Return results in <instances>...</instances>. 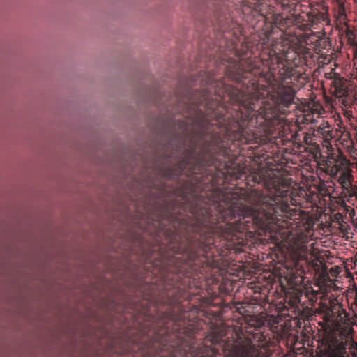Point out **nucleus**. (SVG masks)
<instances>
[{
    "mask_svg": "<svg viewBox=\"0 0 357 357\" xmlns=\"http://www.w3.org/2000/svg\"><path fill=\"white\" fill-rule=\"evenodd\" d=\"M301 34L280 37L263 54L264 68L248 61L229 60L225 75L242 85V89L226 84L208 72L202 79L206 86L200 94L183 98V146L195 132L205 144L197 151V142H192L183 152V174H197L206 165V158L227 141L241 144L261 143L282 136L285 116L295 103L296 92L290 85L297 73L296 67L311 65L315 59L329 61L323 50H329L328 38L319 36L314 52L301 44Z\"/></svg>",
    "mask_w": 357,
    "mask_h": 357,
    "instance_id": "nucleus-1",
    "label": "nucleus"
},
{
    "mask_svg": "<svg viewBox=\"0 0 357 357\" xmlns=\"http://www.w3.org/2000/svg\"><path fill=\"white\" fill-rule=\"evenodd\" d=\"M236 178L264 183L273 189L271 191L274 195L252 190L248 195L249 206H246L232 196L219 192L217 199H195L188 203L185 206L189 212L187 218H174L165 213L162 218L155 220L158 232L167 241V271L173 274L172 277L168 275V278L177 281L180 275L202 272L210 264L213 253H208L213 248L236 249V245H246L248 239L257 236L287 233L290 220L296 215V211L289 204L292 200L290 179L278 176L268 181L263 170L248 175L245 168L241 167Z\"/></svg>",
    "mask_w": 357,
    "mask_h": 357,
    "instance_id": "nucleus-2",
    "label": "nucleus"
},
{
    "mask_svg": "<svg viewBox=\"0 0 357 357\" xmlns=\"http://www.w3.org/2000/svg\"><path fill=\"white\" fill-rule=\"evenodd\" d=\"M222 331H212L207 335L204 342L197 344L194 333L188 329L185 337L178 335V342L167 345V338L155 333L148 342L149 354L151 357H236L240 353L244 357H257L258 350L255 344L248 342L237 350L234 340L223 339Z\"/></svg>",
    "mask_w": 357,
    "mask_h": 357,
    "instance_id": "nucleus-3",
    "label": "nucleus"
},
{
    "mask_svg": "<svg viewBox=\"0 0 357 357\" xmlns=\"http://www.w3.org/2000/svg\"><path fill=\"white\" fill-rule=\"evenodd\" d=\"M248 3L250 4L248 8H243L244 13L249 10L248 22L251 23L255 29L259 30L261 29L268 40L276 31L280 33V37H291L294 35V33H298L297 29L306 31L310 30L314 26L330 24L328 8L321 3H310L305 6V10H302L303 13H306L307 23H300L292 17L275 14L273 7L268 4L266 0H257L256 3L250 1Z\"/></svg>",
    "mask_w": 357,
    "mask_h": 357,
    "instance_id": "nucleus-4",
    "label": "nucleus"
},
{
    "mask_svg": "<svg viewBox=\"0 0 357 357\" xmlns=\"http://www.w3.org/2000/svg\"><path fill=\"white\" fill-rule=\"evenodd\" d=\"M350 165V161L346 158L335 161V163L330 162V164H327L325 172L330 175L332 178L336 179L343 168Z\"/></svg>",
    "mask_w": 357,
    "mask_h": 357,
    "instance_id": "nucleus-5",
    "label": "nucleus"
},
{
    "mask_svg": "<svg viewBox=\"0 0 357 357\" xmlns=\"http://www.w3.org/2000/svg\"><path fill=\"white\" fill-rule=\"evenodd\" d=\"M326 353L328 357H349L345 346L337 341L328 344Z\"/></svg>",
    "mask_w": 357,
    "mask_h": 357,
    "instance_id": "nucleus-6",
    "label": "nucleus"
},
{
    "mask_svg": "<svg viewBox=\"0 0 357 357\" xmlns=\"http://www.w3.org/2000/svg\"><path fill=\"white\" fill-rule=\"evenodd\" d=\"M336 180L344 190H349L352 185L353 176L349 165L345 166Z\"/></svg>",
    "mask_w": 357,
    "mask_h": 357,
    "instance_id": "nucleus-7",
    "label": "nucleus"
},
{
    "mask_svg": "<svg viewBox=\"0 0 357 357\" xmlns=\"http://www.w3.org/2000/svg\"><path fill=\"white\" fill-rule=\"evenodd\" d=\"M303 298H306V296L303 291L296 293L290 296L288 301L289 305L294 310L301 311L299 303H301V299Z\"/></svg>",
    "mask_w": 357,
    "mask_h": 357,
    "instance_id": "nucleus-8",
    "label": "nucleus"
},
{
    "mask_svg": "<svg viewBox=\"0 0 357 357\" xmlns=\"http://www.w3.org/2000/svg\"><path fill=\"white\" fill-rule=\"evenodd\" d=\"M294 250L295 251L303 252L306 249V243H307V236L303 234H301L297 238L294 239Z\"/></svg>",
    "mask_w": 357,
    "mask_h": 357,
    "instance_id": "nucleus-9",
    "label": "nucleus"
},
{
    "mask_svg": "<svg viewBox=\"0 0 357 357\" xmlns=\"http://www.w3.org/2000/svg\"><path fill=\"white\" fill-rule=\"evenodd\" d=\"M303 294L306 296V298L301 299V303H299L301 311H304L307 310L312 306L314 298L313 296L307 294L306 292H303Z\"/></svg>",
    "mask_w": 357,
    "mask_h": 357,
    "instance_id": "nucleus-10",
    "label": "nucleus"
},
{
    "mask_svg": "<svg viewBox=\"0 0 357 357\" xmlns=\"http://www.w3.org/2000/svg\"><path fill=\"white\" fill-rule=\"evenodd\" d=\"M346 38L351 45L357 47V34L354 31L347 29Z\"/></svg>",
    "mask_w": 357,
    "mask_h": 357,
    "instance_id": "nucleus-11",
    "label": "nucleus"
},
{
    "mask_svg": "<svg viewBox=\"0 0 357 357\" xmlns=\"http://www.w3.org/2000/svg\"><path fill=\"white\" fill-rule=\"evenodd\" d=\"M283 9L294 10L296 6L294 0H278Z\"/></svg>",
    "mask_w": 357,
    "mask_h": 357,
    "instance_id": "nucleus-12",
    "label": "nucleus"
},
{
    "mask_svg": "<svg viewBox=\"0 0 357 357\" xmlns=\"http://www.w3.org/2000/svg\"><path fill=\"white\" fill-rule=\"evenodd\" d=\"M338 4V13L340 17L345 16L346 8L344 0H337Z\"/></svg>",
    "mask_w": 357,
    "mask_h": 357,
    "instance_id": "nucleus-13",
    "label": "nucleus"
},
{
    "mask_svg": "<svg viewBox=\"0 0 357 357\" xmlns=\"http://www.w3.org/2000/svg\"><path fill=\"white\" fill-rule=\"evenodd\" d=\"M320 115V112L317 111V109H314L312 111V116L310 114H306L305 115V120L307 121L312 122L314 120V116L319 117Z\"/></svg>",
    "mask_w": 357,
    "mask_h": 357,
    "instance_id": "nucleus-14",
    "label": "nucleus"
},
{
    "mask_svg": "<svg viewBox=\"0 0 357 357\" xmlns=\"http://www.w3.org/2000/svg\"><path fill=\"white\" fill-rule=\"evenodd\" d=\"M233 29H236V31H235L234 34L236 36L237 40H239L238 38L243 35V30L242 26L239 24H234Z\"/></svg>",
    "mask_w": 357,
    "mask_h": 357,
    "instance_id": "nucleus-15",
    "label": "nucleus"
},
{
    "mask_svg": "<svg viewBox=\"0 0 357 357\" xmlns=\"http://www.w3.org/2000/svg\"><path fill=\"white\" fill-rule=\"evenodd\" d=\"M320 130H321V134L324 135L326 137H328V135H329V134L331 132L330 126H327L326 127L320 128Z\"/></svg>",
    "mask_w": 357,
    "mask_h": 357,
    "instance_id": "nucleus-16",
    "label": "nucleus"
},
{
    "mask_svg": "<svg viewBox=\"0 0 357 357\" xmlns=\"http://www.w3.org/2000/svg\"><path fill=\"white\" fill-rule=\"evenodd\" d=\"M149 186L153 187V188H158V189H161V188H163L165 187V185L162 183H160L159 184H157V183H152L149 184Z\"/></svg>",
    "mask_w": 357,
    "mask_h": 357,
    "instance_id": "nucleus-17",
    "label": "nucleus"
},
{
    "mask_svg": "<svg viewBox=\"0 0 357 357\" xmlns=\"http://www.w3.org/2000/svg\"><path fill=\"white\" fill-rule=\"evenodd\" d=\"M215 105H216L217 106L220 105V100H216V103H215Z\"/></svg>",
    "mask_w": 357,
    "mask_h": 357,
    "instance_id": "nucleus-18",
    "label": "nucleus"
},
{
    "mask_svg": "<svg viewBox=\"0 0 357 357\" xmlns=\"http://www.w3.org/2000/svg\"><path fill=\"white\" fill-rule=\"evenodd\" d=\"M187 315H188V314H187V313H186V312H185V313H183V318H186V317H187Z\"/></svg>",
    "mask_w": 357,
    "mask_h": 357,
    "instance_id": "nucleus-19",
    "label": "nucleus"
},
{
    "mask_svg": "<svg viewBox=\"0 0 357 357\" xmlns=\"http://www.w3.org/2000/svg\"><path fill=\"white\" fill-rule=\"evenodd\" d=\"M222 31H223V32H226V31H227L226 29L223 28V29H222Z\"/></svg>",
    "mask_w": 357,
    "mask_h": 357,
    "instance_id": "nucleus-20",
    "label": "nucleus"
},
{
    "mask_svg": "<svg viewBox=\"0 0 357 357\" xmlns=\"http://www.w3.org/2000/svg\"><path fill=\"white\" fill-rule=\"evenodd\" d=\"M176 284H175L174 282H173V284H171V285H172V286H173V287H174V286H176Z\"/></svg>",
    "mask_w": 357,
    "mask_h": 357,
    "instance_id": "nucleus-21",
    "label": "nucleus"
},
{
    "mask_svg": "<svg viewBox=\"0 0 357 357\" xmlns=\"http://www.w3.org/2000/svg\"><path fill=\"white\" fill-rule=\"evenodd\" d=\"M305 6L303 4H301V7L303 8Z\"/></svg>",
    "mask_w": 357,
    "mask_h": 357,
    "instance_id": "nucleus-22",
    "label": "nucleus"
}]
</instances>
